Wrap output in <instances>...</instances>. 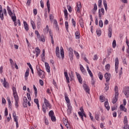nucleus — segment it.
Here are the masks:
<instances>
[{"mask_svg":"<svg viewBox=\"0 0 129 129\" xmlns=\"http://www.w3.org/2000/svg\"><path fill=\"white\" fill-rule=\"evenodd\" d=\"M73 49H72L71 47H70L69 49V56L71 61L73 60Z\"/></svg>","mask_w":129,"mask_h":129,"instance_id":"7ed1b4c3","label":"nucleus"},{"mask_svg":"<svg viewBox=\"0 0 129 129\" xmlns=\"http://www.w3.org/2000/svg\"><path fill=\"white\" fill-rule=\"evenodd\" d=\"M75 36L76 39H80V33L79 31H76L75 33Z\"/></svg>","mask_w":129,"mask_h":129,"instance_id":"473e14b6","label":"nucleus"},{"mask_svg":"<svg viewBox=\"0 0 129 129\" xmlns=\"http://www.w3.org/2000/svg\"><path fill=\"white\" fill-rule=\"evenodd\" d=\"M98 76L100 79V80H102V79L103 78V75H102V73H101V72H99L98 74Z\"/></svg>","mask_w":129,"mask_h":129,"instance_id":"e433bc0d","label":"nucleus"},{"mask_svg":"<svg viewBox=\"0 0 129 129\" xmlns=\"http://www.w3.org/2000/svg\"><path fill=\"white\" fill-rule=\"evenodd\" d=\"M65 99L67 104H70V100L69 99V97H68V96H67V95L66 94L65 95Z\"/></svg>","mask_w":129,"mask_h":129,"instance_id":"f704fd0d","label":"nucleus"},{"mask_svg":"<svg viewBox=\"0 0 129 129\" xmlns=\"http://www.w3.org/2000/svg\"><path fill=\"white\" fill-rule=\"evenodd\" d=\"M123 92L124 94V95L126 96V97H129V88L128 87L125 88L123 91Z\"/></svg>","mask_w":129,"mask_h":129,"instance_id":"9d476101","label":"nucleus"},{"mask_svg":"<svg viewBox=\"0 0 129 129\" xmlns=\"http://www.w3.org/2000/svg\"><path fill=\"white\" fill-rule=\"evenodd\" d=\"M23 106L24 107H27L28 106V99L26 97H24Z\"/></svg>","mask_w":129,"mask_h":129,"instance_id":"f8f14e48","label":"nucleus"},{"mask_svg":"<svg viewBox=\"0 0 129 129\" xmlns=\"http://www.w3.org/2000/svg\"><path fill=\"white\" fill-rule=\"evenodd\" d=\"M13 116L14 119V121L16 122V127H19V122H18V119L17 118V114H16V112H13Z\"/></svg>","mask_w":129,"mask_h":129,"instance_id":"20e7f679","label":"nucleus"},{"mask_svg":"<svg viewBox=\"0 0 129 129\" xmlns=\"http://www.w3.org/2000/svg\"><path fill=\"white\" fill-rule=\"evenodd\" d=\"M39 40L41 42H45V38H44V36H41Z\"/></svg>","mask_w":129,"mask_h":129,"instance_id":"69168bd1","label":"nucleus"},{"mask_svg":"<svg viewBox=\"0 0 129 129\" xmlns=\"http://www.w3.org/2000/svg\"><path fill=\"white\" fill-rule=\"evenodd\" d=\"M100 116V115H99V114H96L95 119H96V120H99V119H100V118L99 117Z\"/></svg>","mask_w":129,"mask_h":129,"instance_id":"603ef678","label":"nucleus"},{"mask_svg":"<svg viewBox=\"0 0 129 129\" xmlns=\"http://www.w3.org/2000/svg\"><path fill=\"white\" fill-rule=\"evenodd\" d=\"M96 11H97V5H96V4H95L94 5V8L92 10V13L93 15H95V13L96 12Z\"/></svg>","mask_w":129,"mask_h":129,"instance_id":"a878e982","label":"nucleus"},{"mask_svg":"<svg viewBox=\"0 0 129 129\" xmlns=\"http://www.w3.org/2000/svg\"><path fill=\"white\" fill-rule=\"evenodd\" d=\"M24 29L26 30V31H28L29 30V25H28V23H27V22L24 21Z\"/></svg>","mask_w":129,"mask_h":129,"instance_id":"b1692460","label":"nucleus"},{"mask_svg":"<svg viewBox=\"0 0 129 129\" xmlns=\"http://www.w3.org/2000/svg\"><path fill=\"white\" fill-rule=\"evenodd\" d=\"M7 11L9 16L12 17V19L13 22H16V21H17V17H16V15L14 14V16H13V12H12V10H11V8H10L9 6H7Z\"/></svg>","mask_w":129,"mask_h":129,"instance_id":"f03ea898","label":"nucleus"},{"mask_svg":"<svg viewBox=\"0 0 129 129\" xmlns=\"http://www.w3.org/2000/svg\"><path fill=\"white\" fill-rule=\"evenodd\" d=\"M82 8V6H81V3L78 2L77 3V11L78 13H80V9Z\"/></svg>","mask_w":129,"mask_h":129,"instance_id":"412c9836","label":"nucleus"},{"mask_svg":"<svg viewBox=\"0 0 129 129\" xmlns=\"http://www.w3.org/2000/svg\"><path fill=\"white\" fill-rule=\"evenodd\" d=\"M49 116H54V112L52 110H51L49 112Z\"/></svg>","mask_w":129,"mask_h":129,"instance_id":"052dcab7","label":"nucleus"},{"mask_svg":"<svg viewBox=\"0 0 129 129\" xmlns=\"http://www.w3.org/2000/svg\"><path fill=\"white\" fill-rule=\"evenodd\" d=\"M102 4V0L98 1V7L99 8H101V5Z\"/></svg>","mask_w":129,"mask_h":129,"instance_id":"680f3d73","label":"nucleus"},{"mask_svg":"<svg viewBox=\"0 0 129 129\" xmlns=\"http://www.w3.org/2000/svg\"><path fill=\"white\" fill-rule=\"evenodd\" d=\"M105 107L106 108L107 110H109V109H110L108 101L105 102Z\"/></svg>","mask_w":129,"mask_h":129,"instance_id":"2f4dec72","label":"nucleus"},{"mask_svg":"<svg viewBox=\"0 0 129 129\" xmlns=\"http://www.w3.org/2000/svg\"><path fill=\"white\" fill-rule=\"evenodd\" d=\"M72 22L73 24V26H74V28L76 26V22H75V20H74V19H72Z\"/></svg>","mask_w":129,"mask_h":129,"instance_id":"bf43d9fd","label":"nucleus"},{"mask_svg":"<svg viewBox=\"0 0 129 129\" xmlns=\"http://www.w3.org/2000/svg\"><path fill=\"white\" fill-rule=\"evenodd\" d=\"M33 88H34V94L35 95V97H37V94L38 93L37 88H36V86H35V85H34Z\"/></svg>","mask_w":129,"mask_h":129,"instance_id":"a19ab883","label":"nucleus"},{"mask_svg":"<svg viewBox=\"0 0 129 129\" xmlns=\"http://www.w3.org/2000/svg\"><path fill=\"white\" fill-rule=\"evenodd\" d=\"M99 98L101 102H104V96L103 95L100 96Z\"/></svg>","mask_w":129,"mask_h":129,"instance_id":"864d4df0","label":"nucleus"},{"mask_svg":"<svg viewBox=\"0 0 129 129\" xmlns=\"http://www.w3.org/2000/svg\"><path fill=\"white\" fill-rule=\"evenodd\" d=\"M80 25L81 28H84V23L83 22V20L81 19L80 20Z\"/></svg>","mask_w":129,"mask_h":129,"instance_id":"c03bdc74","label":"nucleus"},{"mask_svg":"<svg viewBox=\"0 0 129 129\" xmlns=\"http://www.w3.org/2000/svg\"><path fill=\"white\" fill-rule=\"evenodd\" d=\"M7 100L8 101V104L10 108H12V102H11V99H10V98L9 97H7Z\"/></svg>","mask_w":129,"mask_h":129,"instance_id":"ea45409f","label":"nucleus"},{"mask_svg":"<svg viewBox=\"0 0 129 129\" xmlns=\"http://www.w3.org/2000/svg\"><path fill=\"white\" fill-rule=\"evenodd\" d=\"M14 98L15 100V107L18 108L19 107V96H15Z\"/></svg>","mask_w":129,"mask_h":129,"instance_id":"9b49d317","label":"nucleus"},{"mask_svg":"<svg viewBox=\"0 0 129 129\" xmlns=\"http://www.w3.org/2000/svg\"><path fill=\"white\" fill-rule=\"evenodd\" d=\"M128 121H127V117L126 116H124V119H123V123L124 124H127Z\"/></svg>","mask_w":129,"mask_h":129,"instance_id":"58836bf2","label":"nucleus"},{"mask_svg":"<svg viewBox=\"0 0 129 129\" xmlns=\"http://www.w3.org/2000/svg\"><path fill=\"white\" fill-rule=\"evenodd\" d=\"M64 75L66 78L67 82H68V83H70L69 77H68V73H67V72H64Z\"/></svg>","mask_w":129,"mask_h":129,"instance_id":"4be33fe9","label":"nucleus"},{"mask_svg":"<svg viewBox=\"0 0 129 129\" xmlns=\"http://www.w3.org/2000/svg\"><path fill=\"white\" fill-rule=\"evenodd\" d=\"M80 112H78V114L82 119H83V113L85 112L83 108L81 107L80 109Z\"/></svg>","mask_w":129,"mask_h":129,"instance_id":"6e6552de","label":"nucleus"},{"mask_svg":"<svg viewBox=\"0 0 129 129\" xmlns=\"http://www.w3.org/2000/svg\"><path fill=\"white\" fill-rule=\"evenodd\" d=\"M27 95L28 99L29 100V101H31L32 100V98H31V95L30 94V93H27Z\"/></svg>","mask_w":129,"mask_h":129,"instance_id":"13d9d810","label":"nucleus"},{"mask_svg":"<svg viewBox=\"0 0 129 129\" xmlns=\"http://www.w3.org/2000/svg\"><path fill=\"white\" fill-rule=\"evenodd\" d=\"M7 80H6V78H4V82H3V85L4 87H7Z\"/></svg>","mask_w":129,"mask_h":129,"instance_id":"3c124183","label":"nucleus"},{"mask_svg":"<svg viewBox=\"0 0 129 129\" xmlns=\"http://www.w3.org/2000/svg\"><path fill=\"white\" fill-rule=\"evenodd\" d=\"M46 5L48 13H50V3L49 2V0L47 1Z\"/></svg>","mask_w":129,"mask_h":129,"instance_id":"de8ad7c7","label":"nucleus"},{"mask_svg":"<svg viewBox=\"0 0 129 129\" xmlns=\"http://www.w3.org/2000/svg\"><path fill=\"white\" fill-rule=\"evenodd\" d=\"M68 114H70L72 112V106L70 104H68Z\"/></svg>","mask_w":129,"mask_h":129,"instance_id":"a211bd4d","label":"nucleus"},{"mask_svg":"<svg viewBox=\"0 0 129 129\" xmlns=\"http://www.w3.org/2000/svg\"><path fill=\"white\" fill-rule=\"evenodd\" d=\"M27 64L29 66L30 69L31 70L32 74H34V70H33V68L32 67V65H31V63H30V62H27Z\"/></svg>","mask_w":129,"mask_h":129,"instance_id":"4c0bfd02","label":"nucleus"},{"mask_svg":"<svg viewBox=\"0 0 129 129\" xmlns=\"http://www.w3.org/2000/svg\"><path fill=\"white\" fill-rule=\"evenodd\" d=\"M103 5L105 7V11H107V4L106 3V1L103 0Z\"/></svg>","mask_w":129,"mask_h":129,"instance_id":"a18cd8bd","label":"nucleus"},{"mask_svg":"<svg viewBox=\"0 0 129 129\" xmlns=\"http://www.w3.org/2000/svg\"><path fill=\"white\" fill-rule=\"evenodd\" d=\"M43 32L44 34H48L49 33V26L46 25L45 28H44Z\"/></svg>","mask_w":129,"mask_h":129,"instance_id":"c756f323","label":"nucleus"},{"mask_svg":"<svg viewBox=\"0 0 129 129\" xmlns=\"http://www.w3.org/2000/svg\"><path fill=\"white\" fill-rule=\"evenodd\" d=\"M123 128L129 129V125L127 124H125L124 126L123 127Z\"/></svg>","mask_w":129,"mask_h":129,"instance_id":"774afa93","label":"nucleus"},{"mask_svg":"<svg viewBox=\"0 0 129 129\" xmlns=\"http://www.w3.org/2000/svg\"><path fill=\"white\" fill-rule=\"evenodd\" d=\"M87 70L90 76V77H91L92 80L93 79V74H92V72H91V71L90 70V69H89V67H88V66H87Z\"/></svg>","mask_w":129,"mask_h":129,"instance_id":"6ab92c4d","label":"nucleus"},{"mask_svg":"<svg viewBox=\"0 0 129 129\" xmlns=\"http://www.w3.org/2000/svg\"><path fill=\"white\" fill-rule=\"evenodd\" d=\"M31 24L32 25V27L33 30H35V29H36V25H35V22H34V21H33V20L31 21Z\"/></svg>","mask_w":129,"mask_h":129,"instance_id":"37998d69","label":"nucleus"},{"mask_svg":"<svg viewBox=\"0 0 129 129\" xmlns=\"http://www.w3.org/2000/svg\"><path fill=\"white\" fill-rule=\"evenodd\" d=\"M105 70L108 71V70H109V69L110 68V64L109 63L107 64L105 67Z\"/></svg>","mask_w":129,"mask_h":129,"instance_id":"8fccbe9b","label":"nucleus"},{"mask_svg":"<svg viewBox=\"0 0 129 129\" xmlns=\"http://www.w3.org/2000/svg\"><path fill=\"white\" fill-rule=\"evenodd\" d=\"M99 27H100V28H102L103 27V22H102V20L99 21Z\"/></svg>","mask_w":129,"mask_h":129,"instance_id":"5fc2aeb1","label":"nucleus"},{"mask_svg":"<svg viewBox=\"0 0 129 129\" xmlns=\"http://www.w3.org/2000/svg\"><path fill=\"white\" fill-rule=\"evenodd\" d=\"M65 26H66V28L67 31H68V32H69L68 28L69 27V25H68V21L65 22Z\"/></svg>","mask_w":129,"mask_h":129,"instance_id":"6e6d98bb","label":"nucleus"},{"mask_svg":"<svg viewBox=\"0 0 129 129\" xmlns=\"http://www.w3.org/2000/svg\"><path fill=\"white\" fill-rule=\"evenodd\" d=\"M13 91L14 97H15V96H18V94L17 93V90L15 87H13Z\"/></svg>","mask_w":129,"mask_h":129,"instance_id":"c85d7f7f","label":"nucleus"},{"mask_svg":"<svg viewBox=\"0 0 129 129\" xmlns=\"http://www.w3.org/2000/svg\"><path fill=\"white\" fill-rule=\"evenodd\" d=\"M29 72H30V69H28L25 74V77L27 78L29 76Z\"/></svg>","mask_w":129,"mask_h":129,"instance_id":"49530a36","label":"nucleus"},{"mask_svg":"<svg viewBox=\"0 0 129 129\" xmlns=\"http://www.w3.org/2000/svg\"><path fill=\"white\" fill-rule=\"evenodd\" d=\"M35 34L36 35H37V37L38 38H40V34L39 33V31H38V30H36L35 31Z\"/></svg>","mask_w":129,"mask_h":129,"instance_id":"0e129e2a","label":"nucleus"},{"mask_svg":"<svg viewBox=\"0 0 129 129\" xmlns=\"http://www.w3.org/2000/svg\"><path fill=\"white\" fill-rule=\"evenodd\" d=\"M112 47L113 48H115L116 47V41L115 40H113V42H112Z\"/></svg>","mask_w":129,"mask_h":129,"instance_id":"4d7b16f0","label":"nucleus"},{"mask_svg":"<svg viewBox=\"0 0 129 129\" xmlns=\"http://www.w3.org/2000/svg\"><path fill=\"white\" fill-rule=\"evenodd\" d=\"M41 57L42 59L45 57V49H43L42 54L41 55Z\"/></svg>","mask_w":129,"mask_h":129,"instance_id":"e2e57ef3","label":"nucleus"},{"mask_svg":"<svg viewBox=\"0 0 129 129\" xmlns=\"http://www.w3.org/2000/svg\"><path fill=\"white\" fill-rule=\"evenodd\" d=\"M45 65L47 72L50 73L51 70H50V66H49V63H48L47 62H45Z\"/></svg>","mask_w":129,"mask_h":129,"instance_id":"aec40b11","label":"nucleus"},{"mask_svg":"<svg viewBox=\"0 0 129 129\" xmlns=\"http://www.w3.org/2000/svg\"><path fill=\"white\" fill-rule=\"evenodd\" d=\"M36 70L37 71V74L38 75V76L40 77V78H45V73L44 71H43L41 69H40V67L39 66H36Z\"/></svg>","mask_w":129,"mask_h":129,"instance_id":"f257e3e1","label":"nucleus"},{"mask_svg":"<svg viewBox=\"0 0 129 129\" xmlns=\"http://www.w3.org/2000/svg\"><path fill=\"white\" fill-rule=\"evenodd\" d=\"M35 51L36 52V57H38V56H39V55H40V53H41V50H40L39 49V47H36Z\"/></svg>","mask_w":129,"mask_h":129,"instance_id":"393cba45","label":"nucleus"},{"mask_svg":"<svg viewBox=\"0 0 129 129\" xmlns=\"http://www.w3.org/2000/svg\"><path fill=\"white\" fill-rule=\"evenodd\" d=\"M118 58L116 57L115 60V70L116 71V73H118L117 69H118Z\"/></svg>","mask_w":129,"mask_h":129,"instance_id":"0eeeda50","label":"nucleus"},{"mask_svg":"<svg viewBox=\"0 0 129 129\" xmlns=\"http://www.w3.org/2000/svg\"><path fill=\"white\" fill-rule=\"evenodd\" d=\"M108 35L109 38H111V36H112V29L110 26H109L108 27Z\"/></svg>","mask_w":129,"mask_h":129,"instance_id":"f3484780","label":"nucleus"},{"mask_svg":"<svg viewBox=\"0 0 129 129\" xmlns=\"http://www.w3.org/2000/svg\"><path fill=\"white\" fill-rule=\"evenodd\" d=\"M55 53H56V55L58 57V58H61V56H60V49L59 48V46H57L56 49H55Z\"/></svg>","mask_w":129,"mask_h":129,"instance_id":"4468645a","label":"nucleus"},{"mask_svg":"<svg viewBox=\"0 0 129 129\" xmlns=\"http://www.w3.org/2000/svg\"><path fill=\"white\" fill-rule=\"evenodd\" d=\"M0 18L2 21H4L5 18L4 17V12H3V7L1 5H0Z\"/></svg>","mask_w":129,"mask_h":129,"instance_id":"2eb2a0df","label":"nucleus"},{"mask_svg":"<svg viewBox=\"0 0 129 129\" xmlns=\"http://www.w3.org/2000/svg\"><path fill=\"white\" fill-rule=\"evenodd\" d=\"M104 77L106 79V82H109V80H110V77H111L110 74L106 73L105 74Z\"/></svg>","mask_w":129,"mask_h":129,"instance_id":"ddd939ff","label":"nucleus"},{"mask_svg":"<svg viewBox=\"0 0 129 129\" xmlns=\"http://www.w3.org/2000/svg\"><path fill=\"white\" fill-rule=\"evenodd\" d=\"M60 55L61 56V58L62 59H64V49H63V47L62 46L60 47Z\"/></svg>","mask_w":129,"mask_h":129,"instance_id":"5701e85b","label":"nucleus"},{"mask_svg":"<svg viewBox=\"0 0 129 129\" xmlns=\"http://www.w3.org/2000/svg\"><path fill=\"white\" fill-rule=\"evenodd\" d=\"M84 90H85L86 92L87 93H88V94H90V89H89V87L88 85H86V84H85L83 86Z\"/></svg>","mask_w":129,"mask_h":129,"instance_id":"423d86ee","label":"nucleus"},{"mask_svg":"<svg viewBox=\"0 0 129 129\" xmlns=\"http://www.w3.org/2000/svg\"><path fill=\"white\" fill-rule=\"evenodd\" d=\"M62 120H63L64 125H67L68 123V124H69V122H68V120L66 119V118H63Z\"/></svg>","mask_w":129,"mask_h":129,"instance_id":"79ce46f5","label":"nucleus"},{"mask_svg":"<svg viewBox=\"0 0 129 129\" xmlns=\"http://www.w3.org/2000/svg\"><path fill=\"white\" fill-rule=\"evenodd\" d=\"M49 35L51 37V43L54 44V39H53V35H52V32H51V30H49Z\"/></svg>","mask_w":129,"mask_h":129,"instance_id":"c9c22d12","label":"nucleus"},{"mask_svg":"<svg viewBox=\"0 0 129 129\" xmlns=\"http://www.w3.org/2000/svg\"><path fill=\"white\" fill-rule=\"evenodd\" d=\"M118 98V95H115V97L113 98L112 100V103L114 104L117 101V98Z\"/></svg>","mask_w":129,"mask_h":129,"instance_id":"7c9ffc66","label":"nucleus"},{"mask_svg":"<svg viewBox=\"0 0 129 129\" xmlns=\"http://www.w3.org/2000/svg\"><path fill=\"white\" fill-rule=\"evenodd\" d=\"M103 15H104V9L103 8L99 9V18L100 19H101V16Z\"/></svg>","mask_w":129,"mask_h":129,"instance_id":"1a4fd4ad","label":"nucleus"},{"mask_svg":"<svg viewBox=\"0 0 129 129\" xmlns=\"http://www.w3.org/2000/svg\"><path fill=\"white\" fill-rule=\"evenodd\" d=\"M50 117L52 121H56V117L51 116Z\"/></svg>","mask_w":129,"mask_h":129,"instance_id":"338daca9","label":"nucleus"},{"mask_svg":"<svg viewBox=\"0 0 129 129\" xmlns=\"http://www.w3.org/2000/svg\"><path fill=\"white\" fill-rule=\"evenodd\" d=\"M114 91H115V95H116V96H117V95H118V87L116 86L114 88Z\"/></svg>","mask_w":129,"mask_h":129,"instance_id":"72a5a7b5","label":"nucleus"},{"mask_svg":"<svg viewBox=\"0 0 129 129\" xmlns=\"http://www.w3.org/2000/svg\"><path fill=\"white\" fill-rule=\"evenodd\" d=\"M80 69L81 72L83 73V74H84V75H85V74H86V71H85V69H84L83 66H81L80 67Z\"/></svg>","mask_w":129,"mask_h":129,"instance_id":"bb28decb","label":"nucleus"},{"mask_svg":"<svg viewBox=\"0 0 129 129\" xmlns=\"http://www.w3.org/2000/svg\"><path fill=\"white\" fill-rule=\"evenodd\" d=\"M111 52H112V48H109L107 49L108 56H109L110 54H111Z\"/></svg>","mask_w":129,"mask_h":129,"instance_id":"09e8293b","label":"nucleus"},{"mask_svg":"<svg viewBox=\"0 0 129 129\" xmlns=\"http://www.w3.org/2000/svg\"><path fill=\"white\" fill-rule=\"evenodd\" d=\"M44 104L46 106V108H51V104H50V103H49V101H48V100L46 99V98L44 99Z\"/></svg>","mask_w":129,"mask_h":129,"instance_id":"39448f33","label":"nucleus"},{"mask_svg":"<svg viewBox=\"0 0 129 129\" xmlns=\"http://www.w3.org/2000/svg\"><path fill=\"white\" fill-rule=\"evenodd\" d=\"M120 110H122V111H124V112H126V108L125 107L123 106V105H120Z\"/></svg>","mask_w":129,"mask_h":129,"instance_id":"cd10ccee","label":"nucleus"},{"mask_svg":"<svg viewBox=\"0 0 129 129\" xmlns=\"http://www.w3.org/2000/svg\"><path fill=\"white\" fill-rule=\"evenodd\" d=\"M76 74L77 75V77L78 78V80H79V82L81 83V84H82V78H81V76L80 74H78L77 72H76Z\"/></svg>","mask_w":129,"mask_h":129,"instance_id":"dca6fc26","label":"nucleus"}]
</instances>
